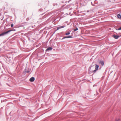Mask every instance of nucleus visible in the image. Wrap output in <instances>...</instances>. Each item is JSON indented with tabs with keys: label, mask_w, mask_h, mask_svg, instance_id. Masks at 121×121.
Wrapping results in <instances>:
<instances>
[{
	"label": "nucleus",
	"mask_w": 121,
	"mask_h": 121,
	"mask_svg": "<svg viewBox=\"0 0 121 121\" xmlns=\"http://www.w3.org/2000/svg\"><path fill=\"white\" fill-rule=\"evenodd\" d=\"M11 31H12V30H8L6 32H3V33H2V34H0V36H3V35H4L5 34H6L8 33V32H9Z\"/></svg>",
	"instance_id": "f257e3e1"
},
{
	"label": "nucleus",
	"mask_w": 121,
	"mask_h": 121,
	"mask_svg": "<svg viewBox=\"0 0 121 121\" xmlns=\"http://www.w3.org/2000/svg\"><path fill=\"white\" fill-rule=\"evenodd\" d=\"M115 121H120V120L119 119H118L117 120H116Z\"/></svg>",
	"instance_id": "4468645a"
},
{
	"label": "nucleus",
	"mask_w": 121,
	"mask_h": 121,
	"mask_svg": "<svg viewBox=\"0 0 121 121\" xmlns=\"http://www.w3.org/2000/svg\"><path fill=\"white\" fill-rule=\"evenodd\" d=\"M65 27L64 26H61L58 27L57 28L56 30H58L59 29L64 28Z\"/></svg>",
	"instance_id": "39448f33"
},
{
	"label": "nucleus",
	"mask_w": 121,
	"mask_h": 121,
	"mask_svg": "<svg viewBox=\"0 0 121 121\" xmlns=\"http://www.w3.org/2000/svg\"><path fill=\"white\" fill-rule=\"evenodd\" d=\"M117 17L119 18L120 19L121 18V16L120 14H118L117 15Z\"/></svg>",
	"instance_id": "6e6552de"
},
{
	"label": "nucleus",
	"mask_w": 121,
	"mask_h": 121,
	"mask_svg": "<svg viewBox=\"0 0 121 121\" xmlns=\"http://www.w3.org/2000/svg\"><path fill=\"white\" fill-rule=\"evenodd\" d=\"M78 30V28H77L76 29H74V31H76L77 30Z\"/></svg>",
	"instance_id": "9b49d317"
},
{
	"label": "nucleus",
	"mask_w": 121,
	"mask_h": 121,
	"mask_svg": "<svg viewBox=\"0 0 121 121\" xmlns=\"http://www.w3.org/2000/svg\"><path fill=\"white\" fill-rule=\"evenodd\" d=\"M52 48L50 47L48 48L46 50H51Z\"/></svg>",
	"instance_id": "1a4fd4ad"
},
{
	"label": "nucleus",
	"mask_w": 121,
	"mask_h": 121,
	"mask_svg": "<svg viewBox=\"0 0 121 121\" xmlns=\"http://www.w3.org/2000/svg\"><path fill=\"white\" fill-rule=\"evenodd\" d=\"M112 37L115 39H117L119 38V36L117 35H114L112 36Z\"/></svg>",
	"instance_id": "7ed1b4c3"
},
{
	"label": "nucleus",
	"mask_w": 121,
	"mask_h": 121,
	"mask_svg": "<svg viewBox=\"0 0 121 121\" xmlns=\"http://www.w3.org/2000/svg\"><path fill=\"white\" fill-rule=\"evenodd\" d=\"M13 24H11V27H13Z\"/></svg>",
	"instance_id": "f8f14e48"
},
{
	"label": "nucleus",
	"mask_w": 121,
	"mask_h": 121,
	"mask_svg": "<svg viewBox=\"0 0 121 121\" xmlns=\"http://www.w3.org/2000/svg\"><path fill=\"white\" fill-rule=\"evenodd\" d=\"M72 38V37L71 36H66V37H65L63 38H62V39H64L66 38Z\"/></svg>",
	"instance_id": "0eeeda50"
},
{
	"label": "nucleus",
	"mask_w": 121,
	"mask_h": 121,
	"mask_svg": "<svg viewBox=\"0 0 121 121\" xmlns=\"http://www.w3.org/2000/svg\"><path fill=\"white\" fill-rule=\"evenodd\" d=\"M121 30V27H120V28H119L118 29V30Z\"/></svg>",
	"instance_id": "ddd939ff"
},
{
	"label": "nucleus",
	"mask_w": 121,
	"mask_h": 121,
	"mask_svg": "<svg viewBox=\"0 0 121 121\" xmlns=\"http://www.w3.org/2000/svg\"><path fill=\"white\" fill-rule=\"evenodd\" d=\"M99 63V64H101L102 66L103 65H104V62L103 61H100Z\"/></svg>",
	"instance_id": "423d86ee"
},
{
	"label": "nucleus",
	"mask_w": 121,
	"mask_h": 121,
	"mask_svg": "<svg viewBox=\"0 0 121 121\" xmlns=\"http://www.w3.org/2000/svg\"><path fill=\"white\" fill-rule=\"evenodd\" d=\"M96 66L95 67V70L93 71V72L95 73L96 72V71H97L98 70V68L99 67V66L98 65H95Z\"/></svg>",
	"instance_id": "f03ea898"
},
{
	"label": "nucleus",
	"mask_w": 121,
	"mask_h": 121,
	"mask_svg": "<svg viewBox=\"0 0 121 121\" xmlns=\"http://www.w3.org/2000/svg\"><path fill=\"white\" fill-rule=\"evenodd\" d=\"M35 78L33 77H31L30 79V81L31 82H33Z\"/></svg>",
	"instance_id": "20e7f679"
},
{
	"label": "nucleus",
	"mask_w": 121,
	"mask_h": 121,
	"mask_svg": "<svg viewBox=\"0 0 121 121\" xmlns=\"http://www.w3.org/2000/svg\"><path fill=\"white\" fill-rule=\"evenodd\" d=\"M70 34V32H68V33H66L65 34L66 35H69Z\"/></svg>",
	"instance_id": "9d476101"
}]
</instances>
